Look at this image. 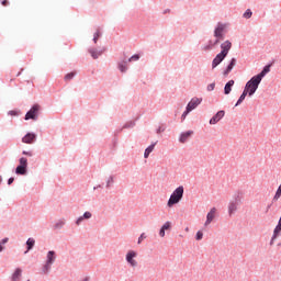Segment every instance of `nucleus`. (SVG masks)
<instances>
[{
	"label": "nucleus",
	"mask_w": 281,
	"mask_h": 281,
	"mask_svg": "<svg viewBox=\"0 0 281 281\" xmlns=\"http://www.w3.org/2000/svg\"><path fill=\"white\" fill-rule=\"evenodd\" d=\"M135 60H139V55H134V56L128 58V63H133Z\"/></svg>",
	"instance_id": "obj_32"
},
{
	"label": "nucleus",
	"mask_w": 281,
	"mask_h": 281,
	"mask_svg": "<svg viewBox=\"0 0 281 281\" xmlns=\"http://www.w3.org/2000/svg\"><path fill=\"white\" fill-rule=\"evenodd\" d=\"M55 260H56V252L54 250L48 251L47 260L43 268L44 273H47L52 269V265H54Z\"/></svg>",
	"instance_id": "obj_4"
},
{
	"label": "nucleus",
	"mask_w": 281,
	"mask_h": 281,
	"mask_svg": "<svg viewBox=\"0 0 281 281\" xmlns=\"http://www.w3.org/2000/svg\"><path fill=\"white\" fill-rule=\"evenodd\" d=\"M38 111H41V105L34 104L25 114V120H36L38 117Z\"/></svg>",
	"instance_id": "obj_5"
},
{
	"label": "nucleus",
	"mask_w": 281,
	"mask_h": 281,
	"mask_svg": "<svg viewBox=\"0 0 281 281\" xmlns=\"http://www.w3.org/2000/svg\"><path fill=\"white\" fill-rule=\"evenodd\" d=\"M188 113H190V112H188V108H187V111H186V112H183V114H182V120H186V117H187Z\"/></svg>",
	"instance_id": "obj_41"
},
{
	"label": "nucleus",
	"mask_w": 281,
	"mask_h": 281,
	"mask_svg": "<svg viewBox=\"0 0 281 281\" xmlns=\"http://www.w3.org/2000/svg\"><path fill=\"white\" fill-rule=\"evenodd\" d=\"M0 183H1V177H0Z\"/></svg>",
	"instance_id": "obj_46"
},
{
	"label": "nucleus",
	"mask_w": 281,
	"mask_h": 281,
	"mask_svg": "<svg viewBox=\"0 0 281 281\" xmlns=\"http://www.w3.org/2000/svg\"><path fill=\"white\" fill-rule=\"evenodd\" d=\"M23 144H34L36 142V134L33 133H27L23 138H22Z\"/></svg>",
	"instance_id": "obj_12"
},
{
	"label": "nucleus",
	"mask_w": 281,
	"mask_h": 281,
	"mask_svg": "<svg viewBox=\"0 0 281 281\" xmlns=\"http://www.w3.org/2000/svg\"><path fill=\"white\" fill-rule=\"evenodd\" d=\"M23 271L21 270V268L15 269L14 273L12 274V281H19L21 280V273Z\"/></svg>",
	"instance_id": "obj_18"
},
{
	"label": "nucleus",
	"mask_w": 281,
	"mask_h": 281,
	"mask_svg": "<svg viewBox=\"0 0 281 281\" xmlns=\"http://www.w3.org/2000/svg\"><path fill=\"white\" fill-rule=\"evenodd\" d=\"M146 238V234H142L138 238V245H142V240H144Z\"/></svg>",
	"instance_id": "obj_34"
},
{
	"label": "nucleus",
	"mask_w": 281,
	"mask_h": 281,
	"mask_svg": "<svg viewBox=\"0 0 281 281\" xmlns=\"http://www.w3.org/2000/svg\"><path fill=\"white\" fill-rule=\"evenodd\" d=\"M196 240H203V232L199 231L195 236Z\"/></svg>",
	"instance_id": "obj_31"
},
{
	"label": "nucleus",
	"mask_w": 281,
	"mask_h": 281,
	"mask_svg": "<svg viewBox=\"0 0 281 281\" xmlns=\"http://www.w3.org/2000/svg\"><path fill=\"white\" fill-rule=\"evenodd\" d=\"M20 166L27 168V158H20Z\"/></svg>",
	"instance_id": "obj_27"
},
{
	"label": "nucleus",
	"mask_w": 281,
	"mask_h": 281,
	"mask_svg": "<svg viewBox=\"0 0 281 281\" xmlns=\"http://www.w3.org/2000/svg\"><path fill=\"white\" fill-rule=\"evenodd\" d=\"M248 92L244 90V92L241 93V95L239 97L237 103L235 104V106H238L239 104H243V102L245 101V98H247Z\"/></svg>",
	"instance_id": "obj_22"
},
{
	"label": "nucleus",
	"mask_w": 281,
	"mask_h": 281,
	"mask_svg": "<svg viewBox=\"0 0 281 281\" xmlns=\"http://www.w3.org/2000/svg\"><path fill=\"white\" fill-rule=\"evenodd\" d=\"M22 155H26V157H32L34 154L32 151H22Z\"/></svg>",
	"instance_id": "obj_36"
},
{
	"label": "nucleus",
	"mask_w": 281,
	"mask_h": 281,
	"mask_svg": "<svg viewBox=\"0 0 281 281\" xmlns=\"http://www.w3.org/2000/svg\"><path fill=\"white\" fill-rule=\"evenodd\" d=\"M223 32H225V24L218 23L214 31V36L216 40L214 42L210 41L209 45L204 46V52H210L212 47L218 45V43L223 41Z\"/></svg>",
	"instance_id": "obj_1"
},
{
	"label": "nucleus",
	"mask_w": 281,
	"mask_h": 281,
	"mask_svg": "<svg viewBox=\"0 0 281 281\" xmlns=\"http://www.w3.org/2000/svg\"><path fill=\"white\" fill-rule=\"evenodd\" d=\"M234 85V80H229L224 87L225 95H229L232 93V86Z\"/></svg>",
	"instance_id": "obj_16"
},
{
	"label": "nucleus",
	"mask_w": 281,
	"mask_h": 281,
	"mask_svg": "<svg viewBox=\"0 0 281 281\" xmlns=\"http://www.w3.org/2000/svg\"><path fill=\"white\" fill-rule=\"evenodd\" d=\"M221 54L224 56H227L229 54V49H232V42L225 41L224 43L221 44Z\"/></svg>",
	"instance_id": "obj_9"
},
{
	"label": "nucleus",
	"mask_w": 281,
	"mask_h": 281,
	"mask_svg": "<svg viewBox=\"0 0 281 281\" xmlns=\"http://www.w3.org/2000/svg\"><path fill=\"white\" fill-rule=\"evenodd\" d=\"M9 113H10V115H16L15 111H10Z\"/></svg>",
	"instance_id": "obj_43"
},
{
	"label": "nucleus",
	"mask_w": 281,
	"mask_h": 281,
	"mask_svg": "<svg viewBox=\"0 0 281 281\" xmlns=\"http://www.w3.org/2000/svg\"><path fill=\"white\" fill-rule=\"evenodd\" d=\"M181 199H183V187H178L172 194L170 195L169 200H168V207H172V205H177V203H179V201H181Z\"/></svg>",
	"instance_id": "obj_3"
},
{
	"label": "nucleus",
	"mask_w": 281,
	"mask_h": 281,
	"mask_svg": "<svg viewBox=\"0 0 281 281\" xmlns=\"http://www.w3.org/2000/svg\"><path fill=\"white\" fill-rule=\"evenodd\" d=\"M215 216H216V207H213L206 215V221L204 223V226L207 227V225H210V223L214 221Z\"/></svg>",
	"instance_id": "obj_10"
},
{
	"label": "nucleus",
	"mask_w": 281,
	"mask_h": 281,
	"mask_svg": "<svg viewBox=\"0 0 281 281\" xmlns=\"http://www.w3.org/2000/svg\"><path fill=\"white\" fill-rule=\"evenodd\" d=\"M111 183H113V177H110V178H109V180H108V184H106V186H108V188H109V186H111Z\"/></svg>",
	"instance_id": "obj_40"
},
{
	"label": "nucleus",
	"mask_w": 281,
	"mask_h": 281,
	"mask_svg": "<svg viewBox=\"0 0 281 281\" xmlns=\"http://www.w3.org/2000/svg\"><path fill=\"white\" fill-rule=\"evenodd\" d=\"M236 210H238V203L236 202H229L228 204V214H234V212H236Z\"/></svg>",
	"instance_id": "obj_17"
},
{
	"label": "nucleus",
	"mask_w": 281,
	"mask_h": 281,
	"mask_svg": "<svg viewBox=\"0 0 281 281\" xmlns=\"http://www.w3.org/2000/svg\"><path fill=\"white\" fill-rule=\"evenodd\" d=\"M8 240H9V238L5 237L4 239H2V240L0 241V251H3V245H5V243H8Z\"/></svg>",
	"instance_id": "obj_30"
},
{
	"label": "nucleus",
	"mask_w": 281,
	"mask_h": 281,
	"mask_svg": "<svg viewBox=\"0 0 281 281\" xmlns=\"http://www.w3.org/2000/svg\"><path fill=\"white\" fill-rule=\"evenodd\" d=\"M225 58H227V55H224L223 53H218V54L216 55V57L213 59V63H212L213 69H215V67H218V64H220L222 60H225Z\"/></svg>",
	"instance_id": "obj_11"
},
{
	"label": "nucleus",
	"mask_w": 281,
	"mask_h": 281,
	"mask_svg": "<svg viewBox=\"0 0 281 281\" xmlns=\"http://www.w3.org/2000/svg\"><path fill=\"white\" fill-rule=\"evenodd\" d=\"M260 78L254 76L245 86L244 91L248 93V95H254L256 91H258V87L260 86Z\"/></svg>",
	"instance_id": "obj_2"
},
{
	"label": "nucleus",
	"mask_w": 281,
	"mask_h": 281,
	"mask_svg": "<svg viewBox=\"0 0 281 281\" xmlns=\"http://www.w3.org/2000/svg\"><path fill=\"white\" fill-rule=\"evenodd\" d=\"M269 71H271V65L265 66V68L262 69V71L255 76L257 78H259V80L262 82V78L267 76V74H269Z\"/></svg>",
	"instance_id": "obj_14"
},
{
	"label": "nucleus",
	"mask_w": 281,
	"mask_h": 281,
	"mask_svg": "<svg viewBox=\"0 0 281 281\" xmlns=\"http://www.w3.org/2000/svg\"><path fill=\"white\" fill-rule=\"evenodd\" d=\"M170 227H171L170 222H166V223L162 225L161 229L166 232L167 229H170Z\"/></svg>",
	"instance_id": "obj_29"
},
{
	"label": "nucleus",
	"mask_w": 281,
	"mask_h": 281,
	"mask_svg": "<svg viewBox=\"0 0 281 281\" xmlns=\"http://www.w3.org/2000/svg\"><path fill=\"white\" fill-rule=\"evenodd\" d=\"M149 156H150V151H147V150L145 149V153H144L145 159H148Z\"/></svg>",
	"instance_id": "obj_38"
},
{
	"label": "nucleus",
	"mask_w": 281,
	"mask_h": 281,
	"mask_svg": "<svg viewBox=\"0 0 281 281\" xmlns=\"http://www.w3.org/2000/svg\"><path fill=\"white\" fill-rule=\"evenodd\" d=\"M119 69L122 74H124L126 69H128V66H126V61L119 64Z\"/></svg>",
	"instance_id": "obj_24"
},
{
	"label": "nucleus",
	"mask_w": 281,
	"mask_h": 281,
	"mask_svg": "<svg viewBox=\"0 0 281 281\" xmlns=\"http://www.w3.org/2000/svg\"><path fill=\"white\" fill-rule=\"evenodd\" d=\"M89 54H91L92 58H100L102 56V52H98L95 48L89 49Z\"/></svg>",
	"instance_id": "obj_20"
},
{
	"label": "nucleus",
	"mask_w": 281,
	"mask_h": 281,
	"mask_svg": "<svg viewBox=\"0 0 281 281\" xmlns=\"http://www.w3.org/2000/svg\"><path fill=\"white\" fill-rule=\"evenodd\" d=\"M135 258H137V252L135 250H130L126 254V261L131 267H137V260H135Z\"/></svg>",
	"instance_id": "obj_6"
},
{
	"label": "nucleus",
	"mask_w": 281,
	"mask_h": 281,
	"mask_svg": "<svg viewBox=\"0 0 281 281\" xmlns=\"http://www.w3.org/2000/svg\"><path fill=\"white\" fill-rule=\"evenodd\" d=\"M202 102V99H199V98H193L187 105V109H188V112L190 111H194V109L201 104Z\"/></svg>",
	"instance_id": "obj_8"
},
{
	"label": "nucleus",
	"mask_w": 281,
	"mask_h": 281,
	"mask_svg": "<svg viewBox=\"0 0 281 281\" xmlns=\"http://www.w3.org/2000/svg\"><path fill=\"white\" fill-rule=\"evenodd\" d=\"M74 76H76V71L69 72L64 77V80H66V82H69V80H72Z\"/></svg>",
	"instance_id": "obj_25"
},
{
	"label": "nucleus",
	"mask_w": 281,
	"mask_h": 281,
	"mask_svg": "<svg viewBox=\"0 0 281 281\" xmlns=\"http://www.w3.org/2000/svg\"><path fill=\"white\" fill-rule=\"evenodd\" d=\"M184 232H190V227H186V228H184Z\"/></svg>",
	"instance_id": "obj_44"
},
{
	"label": "nucleus",
	"mask_w": 281,
	"mask_h": 281,
	"mask_svg": "<svg viewBox=\"0 0 281 281\" xmlns=\"http://www.w3.org/2000/svg\"><path fill=\"white\" fill-rule=\"evenodd\" d=\"M234 67H236V58H232L229 65L227 66L226 70L224 71V76H229V72L232 71V69H234Z\"/></svg>",
	"instance_id": "obj_15"
},
{
	"label": "nucleus",
	"mask_w": 281,
	"mask_h": 281,
	"mask_svg": "<svg viewBox=\"0 0 281 281\" xmlns=\"http://www.w3.org/2000/svg\"><path fill=\"white\" fill-rule=\"evenodd\" d=\"M12 183H14V178H10V179L8 180V186H12Z\"/></svg>",
	"instance_id": "obj_39"
},
{
	"label": "nucleus",
	"mask_w": 281,
	"mask_h": 281,
	"mask_svg": "<svg viewBox=\"0 0 281 281\" xmlns=\"http://www.w3.org/2000/svg\"><path fill=\"white\" fill-rule=\"evenodd\" d=\"M254 13L251 12V10L247 9L246 12L244 13V19H251V15Z\"/></svg>",
	"instance_id": "obj_28"
},
{
	"label": "nucleus",
	"mask_w": 281,
	"mask_h": 281,
	"mask_svg": "<svg viewBox=\"0 0 281 281\" xmlns=\"http://www.w3.org/2000/svg\"><path fill=\"white\" fill-rule=\"evenodd\" d=\"M26 245H27V251H30L34 247V245H36V240H34V238H29L26 240Z\"/></svg>",
	"instance_id": "obj_23"
},
{
	"label": "nucleus",
	"mask_w": 281,
	"mask_h": 281,
	"mask_svg": "<svg viewBox=\"0 0 281 281\" xmlns=\"http://www.w3.org/2000/svg\"><path fill=\"white\" fill-rule=\"evenodd\" d=\"M1 3H2V5H4V7H5V5H10V2H9L8 0H3Z\"/></svg>",
	"instance_id": "obj_42"
},
{
	"label": "nucleus",
	"mask_w": 281,
	"mask_h": 281,
	"mask_svg": "<svg viewBox=\"0 0 281 281\" xmlns=\"http://www.w3.org/2000/svg\"><path fill=\"white\" fill-rule=\"evenodd\" d=\"M216 87L215 83H211L207 86V91H214V88Z\"/></svg>",
	"instance_id": "obj_35"
},
{
	"label": "nucleus",
	"mask_w": 281,
	"mask_h": 281,
	"mask_svg": "<svg viewBox=\"0 0 281 281\" xmlns=\"http://www.w3.org/2000/svg\"><path fill=\"white\" fill-rule=\"evenodd\" d=\"M85 218H86V220L91 218V212H86V213L83 214V216H80V217L77 220L76 224H77V225H80V223L83 222Z\"/></svg>",
	"instance_id": "obj_19"
},
{
	"label": "nucleus",
	"mask_w": 281,
	"mask_h": 281,
	"mask_svg": "<svg viewBox=\"0 0 281 281\" xmlns=\"http://www.w3.org/2000/svg\"><path fill=\"white\" fill-rule=\"evenodd\" d=\"M159 236L164 238V236H166V231H162V228H160Z\"/></svg>",
	"instance_id": "obj_37"
},
{
	"label": "nucleus",
	"mask_w": 281,
	"mask_h": 281,
	"mask_svg": "<svg viewBox=\"0 0 281 281\" xmlns=\"http://www.w3.org/2000/svg\"><path fill=\"white\" fill-rule=\"evenodd\" d=\"M147 153H153V150H155V144L149 145L146 149Z\"/></svg>",
	"instance_id": "obj_33"
},
{
	"label": "nucleus",
	"mask_w": 281,
	"mask_h": 281,
	"mask_svg": "<svg viewBox=\"0 0 281 281\" xmlns=\"http://www.w3.org/2000/svg\"><path fill=\"white\" fill-rule=\"evenodd\" d=\"M16 175H25L27 172V167L18 166L15 169Z\"/></svg>",
	"instance_id": "obj_21"
},
{
	"label": "nucleus",
	"mask_w": 281,
	"mask_h": 281,
	"mask_svg": "<svg viewBox=\"0 0 281 281\" xmlns=\"http://www.w3.org/2000/svg\"><path fill=\"white\" fill-rule=\"evenodd\" d=\"M102 36V33H100V30H97V32L93 35V43H98V38Z\"/></svg>",
	"instance_id": "obj_26"
},
{
	"label": "nucleus",
	"mask_w": 281,
	"mask_h": 281,
	"mask_svg": "<svg viewBox=\"0 0 281 281\" xmlns=\"http://www.w3.org/2000/svg\"><path fill=\"white\" fill-rule=\"evenodd\" d=\"M223 117H225V111L221 110L210 120V124H218Z\"/></svg>",
	"instance_id": "obj_7"
},
{
	"label": "nucleus",
	"mask_w": 281,
	"mask_h": 281,
	"mask_svg": "<svg viewBox=\"0 0 281 281\" xmlns=\"http://www.w3.org/2000/svg\"><path fill=\"white\" fill-rule=\"evenodd\" d=\"M192 135H194V131L184 132L180 135L179 142L181 144H186L188 142V139H190V137H192Z\"/></svg>",
	"instance_id": "obj_13"
},
{
	"label": "nucleus",
	"mask_w": 281,
	"mask_h": 281,
	"mask_svg": "<svg viewBox=\"0 0 281 281\" xmlns=\"http://www.w3.org/2000/svg\"><path fill=\"white\" fill-rule=\"evenodd\" d=\"M85 281H89V279H85Z\"/></svg>",
	"instance_id": "obj_45"
}]
</instances>
